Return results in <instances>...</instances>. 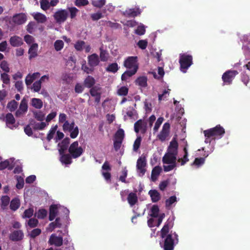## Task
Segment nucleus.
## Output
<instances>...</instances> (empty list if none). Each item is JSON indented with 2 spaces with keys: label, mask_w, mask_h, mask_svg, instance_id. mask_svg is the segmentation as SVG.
Returning a JSON list of instances; mask_svg holds the SVG:
<instances>
[{
  "label": "nucleus",
  "mask_w": 250,
  "mask_h": 250,
  "mask_svg": "<svg viewBox=\"0 0 250 250\" xmlns=\"http://www.w3.org/2000/svg\"><path fill=\"white\" fill-rule=\"evenodd\" d=\"M224 128L220 125H217L215 127L205 130L204 131V134L206 137L205 142L206 144H210L211 142L210 138L213 137H222L225 134Z\"/></svg>",
  "instance_id": "obj_1"
},
{
  "label": "nucleus",
  "mask_w": 250,
  "mask_h": 250,
  "mask_svg": "<svg viewBox=\"0 0 250 250\" xmlns=\"http://www.w3.org/2000/svg\"><path fill=\"white\" fill-rule=\"evenodd\" d=\"M192 56L186 54H182L180 55L179 63L180 65V69L186 73L187 70L192 64Z\"/></svg>",
  "instance_id": "obj_2"
},
{
  "label": "nucleus",
  "mask_w": 250,
  "mask_h": 250,
  "mask_svg": "<svg viewBox=\"0 0 250 250\" xmlns=\"http://www.w3.org/2000/svg\"><path fill=\"white\" fill-rule=\"evenodd\" d=\"M164 238V244L163 248L164 250H173L174 247V239L177 241H178V236L177 234L172 231L169 233Z\"/></svg>",
  "instance_id": "obj_3"
},
{
  "label": "nucleus",
  "mask_w": 250,
  "mask_h": 250,
  "mask_svg": "<svg viewBox=\"0 0 250 250\" xmlns=\"http://www.w3.org/2000/svg\"><path fill=\"white\" fill-rule=\"evenodd\" d=\"M83 151L82 147L79 146L78 141H75L72 143L68 148V152L74 159L80 157L83 153Z\"/></svg>",
  "instance_id": "obj_4"
},
{
  "label": "nucleus",
  "mask_w": 250,
  "mask_h": 250,
  "mask_svg": "<svg viewBox=\"0 0 250 250\" xmlns=\"http://www.w3.org/2000/svg\"><path fill=\"white\" fill-rule=\"evenodd\" d=\"M124 66L128 69H138V57L137 56H129L126 58L124 62Z\"/></svg>",
  "instance_id": "obj_5"
},
{
  "label": "nucleus",
  "mask_w": 250,
  "mask_h": 250,
  "mask_svg": "<svg viewBox=\"0 0 250 250\" xmlns=\"http://www.w3.org/2000/svg\"><path fill=\"white\" fill-rule=\"evenodd\" d=\"M238 74V71L235 70H229L226 71L222 77L224 84L227 85L231 84L233 80Z\"/></svg>",
  "instance_id": "obj_6"
},
{
  "label": "nucleus",
  "mask_w": 250,
  "mask_h": 250,
  "mask_svg": "<svg viewBox=\"0 0 250 250\" xmlns=\"http://www.w3.org/2000/svg\"><path fill=\"white\" fill-rule=\"evenodd\" d=\"M26 21L27 16L26 14L21 13L13 15L9 22L13 25H20L24 23Z\"/></svg>",
  "instance_id": "obj_7"
},
{
  "label": "nucleus",
  "mask_w": 250,
  "mask_h": 250,
  "mask_svg": "<svg viewBox=\"0 0 250 250\" xmlns=\"http://www.w3.org/2000/svg\"><path fill=\"white\" fill-rule=\"evenodd\" d=\"M68 13L65 9L59 10L54 14V18L56 21L58 23L64 22L67 19Z\"/></svg>",
  "instance_id": "obj_8"
},
{
  "label": "nucleus",
  "mask_w": 250,
  "mask_h": 250,
  "mask_svg": "<svg viewBox=\"0 0 250 250\" xmlns=\"http://www.w3.org/2000/svg\"><path fill=\"white\" fill-rule=\"evenodd\" d=\"M134 127V131L137 133L141 131L142 134H145L146 131V124L141 119L135 123Z\"/></svg>",
  "instance_id": "obj_9"
},
{
  "label": "nucleus",
  "mask_w": 250,
  "mask_h": 250,
  "mask_svg": "<svg viewBox=\"0 0 250 250\" xmlns=\"http://www.w3.org/2000/svg\"><path fill=\"white\" fill-rule=\"evenodd\" d=\"M139 8L126 9L122 13V15L128 18H134L141 14Z\"/></svg>",
  "instance_id": "obj_10"
},
{
  "label": "nucleus",
  "mask_w": 250,
  "mask_h": 250,
  "mask_svg": "<svg viewBox=\"0 0 250 250\" xmlns=\"http://www.w3.org/2000/svg\"><path fill=\"white\" fill-rule=\"evenodd\" d=\"M146 159L145 156H141L137 160L136 166L137 168L142 175H144L146 172V169L145 167H146Z\"/></svg>",
  "instance_id": "obj_11"
},
{
  "label": "nucleus",
  "mask_w": 250,
  "mask_h": 250,
  "mask_svg": "<svg viewBox=\"0 0 250 250\" xmlns=\"http://www.w3.org/2000/svg\"><path fill=\"white\" fill-rule=\"evenodd\" d=\"M50 245H54L56 247H60L62 245L63 239L62 236H57L55 234H52L48 241Z\"/></svg>",
  "instance_id": "obj_12"
},
{
  "label": "nucleus",
  "mask_w": 250,
  "mask_h": 250,
  "mask_svg": "<svg viewBox=\"0 0 250 250\" xmlns=\"http://www.w3.org/2000/svg\"><path fill=\"white\" fill-rule=\"evenodd\" d=\"M23 233L21 230H14L9 235V239L12 241H19L23 238Z\"/></svg>",
  "instance_id": "obj_13"
},
{
  "label": "nucleus",
  "mask_w": 250,
  "mask_h": 250,
  "mask_svg": "<svg viewBox=\"0 0 250 250\" xmlns=\"http://www.w3.org/2000/svg\"><path fill=\"white\" fill-rule=\"evenodd\" d=\"M173 226V223L169 220H167L165 224L164 227L161 230V237L164 238L168 235L169 231V229L172 228Z\"/></svg>",
  "instance_id": "obj_14"
},
{
  "label": "nucleus",
  "mask_w": 250,
  "mask_h": 250,
  "mask_svg": "<svg viewBox=\"0 0 250 250\" xmlns=\"http://www.w3.org/2000/svg\"><path fill=\"white\" fill-rule=\"evenodd\" d=\"M99 62V56L97 54L94 53L88 57V63L90 67H94L97 66Z\"/></svg>",
  "instance_id": "obj_15"
},
{
  "label": "nucleus",
  "mask_w": 250,
  "mask_h": 250,
  "mask_svg": "<svg viewBox=\"0 0 250 250\" xmlns=\"http://www.w3.org/2000/svg\"><path fill=\"white\" fill-rule=\"evenodd\" d=\"M70 143V139L68 137L65 138L61 143L58 144L60 147L59 149V154H62L67 149Z\"/></svg>",
  "instance_id": "obj_16"
},
{
  "label": "nucleus",
  "mask_w": 250,
  "mask_h": 250,
  "mask_svg": "<svg viewBox=\"0 0 250 250\" xmlns=\"http://www.w3.org/2000/svg\"><path fill=\"white\" fill-rule=\"evenodd\" d=\"M177 156L166 153L163 157L164 164H176Z\"/></svg>",
  "instance_id": "obj_17"
},
{
  "label": "nucleus",
  "mask_w": 250,
  "mask_h": 250,
  "mask_svg": "<svg viewBox=\"0 0 250 250\" xmlns=\"http://www.w3.org/2000/svg\"><path fill=\"white\" fill-rule=\"evenodd\" d=\"M9 42L11 45L13 47H18L23 44L21 38L17 36H13L11 37L10 38Z\"/></svg>",
  "instance_id": "obj_18"
},
{
  "label": "nucleus",
  "mask_w": 250,
  "mask_h": 250,
  "mask_svg": "<svg viewBox=\"0 0 250 250\" xmlns=\"http://www.w3.org/2000/svg\"><path fill=\"white\" fill-rule=\"evenodd\" d=\"M127 200L130 206L132 207L138 202L137 194L135 192L129 193L128 195Z\"/></svg>",
  "instance_id": "obj_19"
},
{
  "label": "nucleus",
  "mask_w": 250,
  "mask_h": 250,
  "mask_svg": "<svg viewBox=\"0 0 250 250\" xmlns=\"http://www.w3.org/2000/svg\"><path fill=\"white\" fill-rule=\"evenodd\" d=\"M61 155L60 157V161L62 163L64 164L65 165H70L72 163V158L71 154H60Z\"/></svg>",
  "instance_id": "obj_20"
},
{
  "label": "nucleus",
  "mask_w": 250,
  "mask_h": 250,
  "mask_svg": "<svg viewBox=\"0 0 250 250\" xmlns=\"http://www.w3.org/2000/svg\"><path fill=\"white\" fill-rule=\"evenodd\" d=\"M58 213V207L57 205H52L49 208V220L53 221L57 216Z\"/></svg>",
  "instance_id": "obj_21"
},
{
  "label": "nucleus",
  "mask_w": 250,
  "mask_h": 250,
  "mask_svg": "<svg viewBox=\"0 0 250 250\" xmlns=\"http://www.w3.org/2000/svg\"><path fill=\"white\" fill-rule=\"evenodd\" d=\"M151 201L153 203H156L159 201L161 199L160 194L156 189L150 190L148 192Z\"/></svg>",
  "instance_id": "obj_22"
},
{
  "label": "nucleus",
  "mask_w": 250,
  "mask_h": 250,
  "mask_svg": "<svg viewBox=\"0 0 250 250\" xmlns=\"http://www.w3.org/2000/svg\"><path fill=\"white\" fill-rule=\"evenodd\" d=\"M21 202L20 199L18 197L13 198L10 202V208L12 211L17 210L20 207Z\"/></svg>",
  "instance_id": "obj_23"
},
{
  "label": "nucleus",
  "mask_w": 250,
  "mask_h": 250,
  "mask_svg": "<svg viewBox=\"0 0 250 250\" xmlns=\"http://www.w3.org/2000/svg\"><path fill=\"white\" fill-rule=\"evenodd\" d=\"M95 84V80L91 76H88L84 80L83 85L85 87L91 88L94 86Z\"/></svg>",
  "instance_id": "obj_24"
},
{
  "label": "nucleus",
  "mask_w": 250,
  "mask_h": 250,
  "mask_svg": "<svg viewBox=\"0 0 250 250\" xmlns=\"http://www.w3.org/2000/svg\"><path fill=\"white\" fill-rule=\"evenodd\" d=\"M37 49L38 44L37 43H33L32 44L28 50L29 59L34 58L37 56Z\"/></svg>",
  "instance_id": "obj_25"
},
{
  "label": "nucleus",
  "mask_w": 250,
  "mask_h": 250,
  "mask_svg": "<svg viewBox=\"0 0 250 250\" xmlns=\"http://www.w3.org/2000/svg\"><path fill=\"white\" fill-rule=\"evenodd\" d=\"M30 125H31L35 130H42L46 126V124L44 122L37 123L34 121L30 122Z\"/></svg>",
  "instance_id": "obj_26"
},
{
  "label": "nucleus",
  "mask_w": 250,
  "mask_h": 250,
  "mask_svg": "<svg viewBox=\"0 0 250 250\" xmlns=\"http://www.w3.org/2000/svg\"><path fill=\"white\" fill-rule=\"evenodd\" d=\"M162 171V168L160 166L155 167L152 170L151 178L153 181H155L158 176Z\"/></svg>",
  "instance_id": "obj_27"
},
{
  "label": "nucleus",
  "mask_w": 250,
  "mask_h": 250,
  "mask_svg": "<svg viewBox=\"0 0 250 250\" xmlns=\"http://www.w3.org/2000/svg\"><path fill=\"white\" fill-rule=\"evenodd\" d=\"M125 135V132L123 129L119 128L115 134L114 140L123 141Z\"/></svg>",
  "instance_id": "obj_28"
},
{
  "label": "nucleus",
  "mask_w": 250,
  "mask_h": 250,
  "mask_svg": "<svg viewBox=\"0 0 250 250\" xmlns=\"http://www.w3.org/2000/svg\"><path fill=\"white\" fill-rule=\"evenodd\" d=\"M33 17L34 19L39 23H44L47 20L46 16L40 13L35 14Z\"/></svg>",
  "instance_id": "obj_29"
},
{
  "label": "nucleus",
  "mask_w": 250,
  "mask_h": 250,
  "mask_svg": "<svg viewBox=\"0 0 250 250\" xmlns=\"http://www.w3.org/2000/svg\"><path fill=\"white\" fill-rule=\"evenodd\" d=\"M136 84L145 87L147 86V78L145 76L140 77L135 81Z\"/></svg>",
  "instance_id": "obj_30"
},
{
  "label": "nucleus",
  "mask_w": 250,
  "mask_h": 250,
  "mask_svg": "<svg viewBox=\"0 0 250 250\" xmlns=\"http://www.w3.org/2000/svg\"><path fill=\"white\" fill-rule=\"evenodd\" d=\"M184 155L183 158H179L177 160L178 162L181 163V166L185 165V164L189 161V159H188V149H187L186 146H185L184 148Z\"/></svg>",
  "instance_id": "obj_31"
},
{
  "label": "nucleus",
  "mask_w": 250,
  "mask_h": 250,
  "mask_svg": "<svg viewBox=\"0 0 250 250\" xmlns=\"http://www.w3.org/2000/svg\"><path fill=\"white\" fill-rule=\"evenodd\" d=\"M119 69L118 65L116 62L109 64L106 68V71L108 72L115 73Z\"/></svg>",
  "instance_id": "obj_32"
},
{
  "label": "nucleus",
  "mask_w": 250,
  "mask_h": 250,
  "mask_svg": "<svg viewBox=\"0 0 250 250\" xmlns=\"http://www.w3.org/2000/svg\"><path fill=\"white\" fill-rule=\"evenodd\" d=\"M75 126V123L73 121L71 123H69L68 121H66L63 125V130L64 132H70L73 130Z\"/></svg>",
  "instance_id": "obj_33"
},
{
  "label": "nucleus",
  "mask_w": 250,
  "mask_h": 250,
  "mask_svg": "<svg viewBox=\"0 0 250 250\" xmlns=\"http://www.w3.org/2000/svg\"><path fill=\"white\" fill-rule=\"evenodd\" d=\"M31 105L37 109H41L42 107V102L41 100L33 98L31 100Z\"/></svg>",
  "instance_id": "obj_34"
},
{
  "label": "nucleus",
  "mask_w": 250,
  "mask_h": 250,
  "mask_svg": "<svg viewBox=\"0 0 250 250\" xmlns=\"http://www.w3.org/2000/svg\"><path fill=\"white\" fill-rule=\"evenodd\" d=\"M1 207L2 209H5L10 203V197L8 196H2L1 198Z\"/></svg>",
  "instance_id": "obj_35"
},
{
  "label": "nucleus",
  "mask_w": 250,
  "mask_h": 250,
  "mask_svg": "<svg viewBox=\"0 0 250 250\" xmlns=\"http://www.w3.org/2000/svg\"><path fill=\"white\" fill-rule=\"evenodd\" d=\"M5 122L7 125H12L15 123V119L12 113H8L6 115Z\"/></svg>",
  "instance_id": "obj_36"
},
{
  "label": "nucleus",
  "mask_w": 250,
  "mask_h": 250,
  "mask_svg": "<svg viewBox=\"0 0 250 250\" xmlns=\"http://www.w3.org/2000/svg\"><path fill=\"white\" fill-rule=\"evenodd\" d=\"M100 58L101 61L102 62H106L108 60V54L107 51L104 49H103V47H101L100 48Z\"/></svg>",
  "instance_id": "obj_37"
},
{
  "label": "nucleus",
  "mask_w": 250,
  "mask_h": 250,
  "mask_svg": "<svg viewBox=\"0 0 250 250\" xmlns=\"http://www.w3.org/2000/svg\"><path fill=\"white\" fill-rule=\"evenodd\" d=\"M90 89L89 90V93L91 96L94 97L95 96H97L98 94H100L101 92H100L101 88L99 87V86L96 85L93 86L92 87L90 88Z\"/></svg>",
  "instance_id": "obj_38"
},
{
  "label": "nucleus",
  "mask_w": 250,
  "mask_h": 250,
  "mask_svg": "<svg viewBox=\"0 0 250 250\" xmlns=\"http://www.w3.org/2000/svg\"><path fill=\"white\" fill-rule=\"evenodd\" d=\"M151 213L150 216L152 217H157L159 212V208L157 205H153L150 209Z\"/></svg>",
  "instance_id": "obj_39"
},
{
  "label": "nucleus",
  "mask_w": 250,
  "mask_h": 250,
  "mask_svg": "<svg viewBox=\"0 0 250 250\" xmlns=\"http://www.w3.org/2000/svg\"><path fill=\"white\" fill-rule=\"evenodd\" d=\"M105 2L106 0H94L91 3L93 6L100 8L105 5Z\"/></svg>",
  "instance_id": "obj_40"
},
{
  "label": "nucleus",
  "mask_w": 250,
  "mask_h": 250,
  "mask_svg": "<svg viewBox=\"0 0 250 250\" xmlns=\"http://www.w3.org/2000/svg\"><path fill=\"white\" fill-rule=\"evenodd\" d=\"M18 103L15 100H12L7 104V108L11 112L14 111L18 107Z\"/></svg>",
  "instance_id": "obj_41"
},
{
  "label": "nucleus",
  "mask_w": 250,
  "mask_h": 250,
  "mask_svg": "<svg viewBox=\"0 0 250 250\" xmlns=\"http://www.w3.org/2000/svg\"><path fill=\"white\" fill-rule=\"evenodd\" d=\"M64 46V42L62 40H58L54 42V48L57 51L61 50Z\"/></svg>",
  "instance_id": "obj_42"
},
{
  "label": "nucleus",
  "mask_w": 250,
  "mask_h": 250,
  "mask_svg": "<svg viewBox=\"0 0 250 250\" xmlns=\"http://www.w3.org/2000/svg\"><path fill=\"white\" fill-rule=\"evenodd\" d=\"M106 24L107 26L110 27L111 28L116 29L119 28H122V26L121 24L117 22H113L110 21H105Z\"/></svg>",
  "instance_id": "obj_43"
},
{
  "label": "nucleus",
  "mask_w": 250,
  "mask_h": 250,
  "mask_svg": "<svg viewBox=\"0 0 250 250\" xmlns=\"http://www.w3.org/2000/svg\"><path fill=\"white\" fill-rule=\"evenodd\" d=\"M10 162L8 160H6L0 163V170H3L8 167V169L11 170L13 168L12 167H9Z\"/></svg>",
  "instance_id": "obj_44"
},
{
  "label": "nucleus",
  "mask_w": 250,
  "mask_h": 250,
  "mask_svg": "<svg viewBox=\"0 0 250 250\" xmlns=\"http://www.w3.org/2000/svg\"><path fill=\"white\" fill-rule=\"evenodd\" d=\"M27 101L25 98H23L22 99L21 102L19 109L23 111L24 112H26L27 110Z\"/></svg>",
  "instance_id": "obj_45"
},
{
  "label": "nucleus",
  "mask_w": 250,
  "mask_h": 250,
  "mask_svg": "<svg viewBox=\"0 0 250 250\" xmlns=\"http://www.w3.org/2000/svg\"><path fill=\"white\" fill-rule=\"evenodd\" d=\"M177 202V198L175 196H172L166 200V208L170 207L172 204Z\"/></svg>",
  "instance_id": "obj_46"
},
{
  "label": "nucleus",
  "mask_w": 250,
  "mask_h": 250,
  "mask_svg": "<svg viewBox=\"0 0 250 250\" xmlns=\"http://www.w3.org/2000/svg\"><path fill=\"white\" fill-rule=\"evenodd\" d=\"M47 210L44 208L40 209L36 213L38 218L43 219L47 215Z\"/></svg>",
  "instance_id": "obj_47"
},
{
  "label": "nucleus",
  "mask_w": 250,
  "mask_h": 250,
  "mask_svg": "<svg viewBox=\"0 0 250 250\" xmlns=\"http://www.w3.org/2000/svg\"><path fill=\"white\" fill-rule=\"evenodd\" d=\"M1 80L3 83L5 84H8L10 83V77L7 74V73H3L0 75Z\"/></svg>",
  "instance_id": "obj_48"
},
{
  "label": "nucleus",
  "mask_w": 250,
  "mask_h": 250,
  "mask_svg": "<svg viewBox=\"0 0 250 250\" xmlns=\"http://www.w3.org/2000/svg\"><path fill=\"white\" fill-rule=\"evenodd\" d=\"M142 141V138L141 136H138L135 140L133 144V150L134 151H137L139 148L141 143Z\"/></svg>",
  "instance_id": "obj_49"
},
{
  "label": "nucleus",
  "mask_w": 250,
  "mask_h": 250,
  "mask_svg": "<svg viewBox=\"0 0 250 250\" xmlns=\"http://www.w3.org/2000/svg\"><path fill=\"white\" fill-rule=\"evenodd\" d=\"M128 92V88L126 86H122L117 91V93L120 96H126Z\"/></svg>",
  "instance_id": "obj_50"
},
{
  "label": "nucleus",
  "mask_w": 250,
  "mask_h": 250,
  "mask_svg": "<svg viewBox=\"0 0 250 250\" xmlns=\"http://www.w3.org/2000/svg\"><path fill=\"white\" fill-rule=\"evenodd\" d=\"M145 32L146 29L144 25L138 26L135 30V33L139 36L143 35Z\"/></svg>",
  "instance_id": "obj_51"
},
{
  "label": "nucleus",
  "mask_w": 250,
  "mask_h": 250,
  "mask_svg": "<svg viewBox=\"0 0 250 250\" xmlns=\"http://www.w3.org/2000/svg\"><path fill=\"white\" fill-rule=\"evenodd\" d=\"M39 224L38 220L34 218H30L28 221V225L31 228L36 227Z\"/></svg>",
  "instance_id": "obj_52"
},
{
  "label": "nucleus",
  "mask_w": 250,
  "mask_h": 250,
  "mask_svg": "<svg viewBox=\"0 0 250 250\" xmlns=\"http://www.w3.org/2000/svg\"><path fill=\"white\" fill-rule=\"evenodd\" d=\"M34 210L32 208H29L25 209L22 215L23 218H30L33 215Z\"/></svg>",
  "instance_id": "obj_53"
},
{
  "label": "nucleus",
  "mask_w": 250,
  "mask_h": 250,
  "mask_svg": "<svg viewBox=\"0 0 250 250\" xmlns=\"http://www.w3.org/2000/svg\"><path fill=\"white\" fill-rule=\"evenodd\" d=\"M40 4L41 8L43 10H48L50 7L49 2L47 0H41Z\"/></svg>",
  "instance_id": "obj_54"
},
{
  "label": "nucleus",
  "mask_w": 250,
  "mask_h": 250,
  "mask_svg": "<svg viewBox=\"0 0 250 250\" xmlns=\"http://www.w3.org/2000/svg\"><path fill=\"white\" fill-rule=\"evenodd\" d=\"M0 67L2 70L6 73H8L10 71L9 65L6 61L4 60L1 62Z\"/></svg>",
  "instance_id": "obj_55"
},
{
  "label": "nucleus",
  "mask_w": 250,
  "mask_h": 250,
  "mask_svg": "<svg viewBox=\"0 0 250 250\" xmlns=\"http://www.w3.org/2000/svg\"><path fill=\"white\" fill-rule=\"evenodd\" d=\"M57 126L56 125L54 127H52L49 131V133L47 136V140L50 141L53 137L54 135L57 130Z\"/></svg>",
  "instance_id": "obj_56"
},
{
  "label": "nucleus",
  "mask_w": 250,
  "mask_h": 250,
  "mask_svg": "<svg viewBox=\"0 0 250 250\" xmlns=\"http://www.w3.org/2000/svg\"><path fill=\"white\" fill-rule=\"evenodd\" d=\"M42 232V230L40 229L37 228L33 229L30 233V236L32 238H35L37 236L39 235Z\"/></svg>",
  "instance_id": "obj_57"
},
{
  "label": "nucleus",
  "mask_w": 250,
  "mask_h": 250,
  "mask_svg": "<svg viewBox=\"0 0 250 250\" xmlns=\"http://www.w3.org/2000/svg\"><path fill=\"white\" fill-rule=\"evenodd\" d=\"M85 42L83 41H77L74 45L75 48L77 51L82 50Z\"/></svg>",
  "instance_id": "obj_58"
},
{
  "label": "nucleus",
  "mask_w": 250,
  "mask_h": 250,
  "mask_svg": "<svg viewBox=\"0 0 250 250\" xmlns=\"http://www.w3.org/2000/svg\"><path fill=\"white\" fill-rule=\"evenodd\" d=\"M17 180L18 182L16 184V188L18 189H21L24 186V180L23 178L21 176H17Z\"/></svg>",
  "instance_id": "obj_59"
},
{
  "label": "nucleus",
  "mask_w": 250,
  "mask_h": 250,
  "mask_svg": "<svg viewBox=\"0 0 250 250\" xmlns=\"http://www.w3.org/2000/svg\"><path fill=\"white\" fill-rule=\"evenodd\" d=\"M169 133V132H168V131L161 130L160 134L158 136L159 139L161 141H165L168 136Z\"/></svg>",
  "instance_id": "obj_60"
},
{
  "label": "nucleus",
  "mask_w": 250,
  "mask_h": 250,
  "mask_svg": "<svg viewBox=\"0 0 250 250\" xmlns=\"http://www.w3.org/2000/svg\"><path fill=\"white\" fill-rule=\"evenodd\" d=\"M122 173V174L120 176L119 180L123 183H126L127 182L126 181L125 178L127 175V170L125 167L123 169Z\"/></svg>",
  "instance_id": "obj_61"
},
{
  "label": "nucleus",
  "mask_w": 250,
  "mask_h": 250,
  "mask_svg": "<svg viewBox=\"0 0 250 250\" xmlns=\"http://www.w3.org/2000/svg\"><path fill=\"white\" fill-rule=\"evenodd\" d=\"M41 81H37L33 84L32 89L34 92H39L41 88Z\"/></svg>",
  "instance_id": "obj_62"
},
{
  "label": "nucleus",
  "mask_w": 250,
  "mask_h": 250,
  "mask_svg": "<svg viewBox=\"0 0 250 250\" xmlns=\"http://www.w3.org/2000/svg\"><path fill=\"white\" fill-rule=\"evenodd\" d=\"M103 17V15L101 12H98L91 15V18L92 21H96Z\"/></svg>",
  "instance_id": "obj_63"
},
{
  "label": "nucleus",
  "mask_w": 250,
  "mask_h": 250,
  "mask_svg": "<svg viewBox=\"0 0 250 250\" xmlns=\"http://www.w3.org/2000/svg\"><path fill=\"white\" fill-rule=\"evenodd\" d=\"M205 162V158L200 157V158H196L192 163L193 165L197 166L199 167L200 166L203 164Z\"/></svg>",
  "instance_id": "obj_64"
}]
</instances>
